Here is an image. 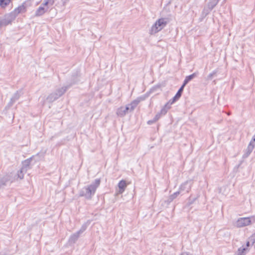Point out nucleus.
Returning <instances> with one entry per match:
<instances>
[{
	"label": "nucleus",
	"instance_id": "f257e3e1",
	"mask_svg": "<svg viewBox=\"0 0 255 255\" xmlns=\"http://www.w3.org/2000/svg\"><path fill=\"white\" fill-rule=\"evenodd\" d=\"M100 183V179H96L91 184L84 187L80 190L79 196L84 197L87 200H91Z\"/></svg>",
	"mask_w": 255,
	"mask_h": 255
},
{
	"label": "nucleus",
	"instance_id": "f03ea898",
	"mask_svg": "<svg viewBox=\"0 0 255 255\" xmlns=\"http://www.w3.org/2000/svg\"><path fill=\"white\" fill-rule=\"evenodd\" d=\"M72 85H68L62 87L61 88H57L55 91L53 93H51L47 98V100L52 103L62 96L66 91Z\"/></svg>",
	"mask_w": 255,
	"mask_h": 255
},
{
	"label": "nucleus",
	"instance_id": "7ed1b4c3",
	"mask_svg": "<svg viewBox=\"0 0 255 255\" xmlns=\"http://www.w3.org/2000/svg\"><path fill=\"white\" fill-rule=\"evenodd\" d=\"M15 181V177H13V174L11 172L6 173L3 176H0V185L2 188L6 186L8 182H10L11 183Z\"/></svg>",
	"mask_w": 255,
	"mask_h": 255
},
{
	"label": "nucleus",
	"instance_id": "20e7f679",
	"mask_svg": "<svg viewBox=\"0 0 255 255\" xmlns=\"http://www.w3.org/2000/svg\"><path fill=\"white\" fill-rule=\"evenodd\" d=\"M167 22L164 18H160L156 21L151 28L152 33H156L161 30L166 24Z\"/></svg>",
	"mask_w": 255,
	"mask_h": 255
},
{
	"label": "nucleus",
	"instance_id": "39448f33",
	"mask_svg": "<svg viewBox=\"0 0 255 255\" xmlns=\"http://www.w3.org/2000/svg\"><path fill=\"white\" fill-rule=\"evenodd\" d=\"M193 183L192 180H187L182 183L179 187V191L180 193L183 191H186V192H189L191 190V186Z\"/></svg>",
	"mask_w": 255,
	"mask_h": 255
},
{
	"label": "nucleus",
	"instance_id": "423d86ee",
	"mask_svg": "<svg viewBox=\"0 0 255 255\" xmlns=\"http://www.w3.org/2000/svg\"><path fill=\"white\" fill-rule=\"evenodd\" d=\"M251 223V218L250 217L247 218H241L238 220L237 222V225L238 227H243L249 225Z\"/></svg>",
	"mask_w": 255,
	"mask_h": 255
},
{
	"label": "nucleus",
	"instance_id": "0eeeda50",
	"mask_svg": "<svg viewBox=\"0 0 255 255\" xmlns=\"http://www.w3.org/2000/svg\"><path fill=\"white\" fill-rule=\"evenodd\" d=\"M20 96V92L16 91L10 99V102L8 103L7 106L9 107H11L13 104L19 99Z\"/></svg>",
	"mask_w": 255,
	"mask_h": 255
},
{
	"label": "nucleus",
	"instance_id": "6e6552de",
	"mask_svg": "<svg viewBox=\"0 0 255 255\" xmlns=\"http://www.w3.org/2000/svg\"><path fill=\"white\" fill-rule=\"evenodd\" d=\"M32 158L30 157L22 162V167L21 169H22L23 171H27L28 169L30 168V164L31 161L32 160Z\"/></svg>",
	"mask_w": 255,
	"mask_h": 255
},
{
	"label": "nucleus",
	"instance_id": "1a4fd4ad",
	"mask_svg": "<svg viewBox=\"0 0 255 255\" xmlns=\"http://www.w3.org/2000/svg\"><path fill=\"white\" fill-rule=\"evenodd\" d=\"M255 147V134L252 138L247 148V155H249L253 151Z\"/></svg>",
	"mask_w": 255,
	"mask_h": 255
},
{
	"label": "nucleus",
	"instance_id": "9d476101",
	"mask_svg": "<svg viewBox=\"0 0 255 255\" xmlns=\"http://www.w3.org/2000/svg\"><path fill=\"white\" fill-rule=\"evenodd\" d=\"M127 186L126 181L124 180H121L118 183L119 193L122 194L125 191Z\"/></svg>",
	"mask_w": 255,
	"mask_h": 255
},
{
	"label": "nucleus",
	"instance_id": "9b49d317",
	"mask_svg": "<svg viewBox=\"0 0 255 255\" xmlns=\"http://www.w3.org/2000/svg\"><path fill=\"white\" fill-rule=\"evenodd\" d=\"M128 111V107H121L117 110V114L121 117H124Z\"/></svg>",
	"mask_w": 255,
	"mask_h": 255
},
{
	"label": "nucleus",
	"instance_id": "f8f14e48",
	"mask_svg": "<svg viewBox=\"0 0 255 255\" xmlns=\"http://www.w3.org/2000/svg\"><path fill=\"white\" fill-rule=\"evenodd\" d=\"M80 235L77 232L71 235L68 240L69 243L70 244H75L79 239Z\"/></svg>",
	"mask_w": 255,
	"mask_h": 255
},
{
	"label": "nucleus",
	"instance_id": "ddd939ff",
	"mask_svg": "<svg viewBox=\"0 0 255 255\" xmlns=\"http://www.w3.org/2000/svg\"><path fill=\"white\" fill-rule=\"evenodd\" d=\"M165 86V82H162L161 83H159L154 86L152 87L150 90V92H155L160 90H161V88Z\"/></svg>",
	"mask_w": 255,
	"mask_h": 255
},
{
	"label": "nucleus",
	"instance_id": "4468645a",
	"mask_svg": "<svg viewBox=\"0 0 255 255\" xmlns=\"http://www.w3.org/2000/svg\"><path fill=\"white\" fill-rule=\"evenodd\" d=\"M26 171H23L22 169L20 168V170H19L16 174H15L14 176H13V177H15V181L17 180L18 179H22L24 177V174L26 172Z\"/></svg>",
	"mask_w": 255,
	"mask_h": 255
},
{
	"label": "nucleus",
	"instance_id": "2eb2a0df",
	"mask_svg": "<svg viewBox=\"0 0 255 255\" xmlns=\"http://www.w3.org/2000/svg\"><path fill=\"white\" fill-rule=\"evenodd\" d=\"M138 101L133 100L130 104L128 105L126 107L128 108V111H132L138 105Z\"/></svg>",
	"mask_w": 255,
	"mask_h": 255
},
{
	"label": "nucleus",
	"instance_id": "dca6fc26",
	"mask_svg": "<svg viewBox=\"0 0 255 255\" xmlns=\"http://www.w3.org/2000/svg\"><path fill=\"white\" fill-rule=\"evenodd\" d=\"M182 94L181 93L177 91V92L176 93V95L171 99L172 101L171 102V103H174L175 102H176L177 101H178L180 99V98L181 97Z\"/></svg>",
	"mask_w": 255,
	"mask_h": 255
},
{
	"label": "nucleus",
	"instance_id": "f3484780",
	"mask_svg": "<svg viewBox=\"0 0 255 255\" xmlns=\"http://www.w3.org/2000/svg\"><path fill=\"white\" fill-rule=\"evenodd\" d=\"M10 2V0H0V6L5 8Z\"/></svg>",
	"mask_w": 255,
	"mask_h": 255
},
{
	"label": "nucleus",
	"instance_id": "a211bd4d",
	"mask_svg": "<svg viewBox=\"0 0 255 255\" xmlns=\"http://www.w3.org/2000/svg\"><path fill=\"white\" fill-rule=\"evenodd\" d=\"M45 12V8L43 7H39L36 11V15L39 16L42 15Z\"/></svg>",
	"mask_w": 255,
	"mask_h": 255
},
{
	"label": "nucleus",
	"instance_id": "6ab92c4d",
	"mask_svg": "<svg viewBox=\"0 0 255 255\" xmlns=\"http://www.w3.org/2000/svg\"><path fill=\"white\" fill-rule=\"evenodd\" d=\"M88 224L87 223H84L80 228V229L77 231V232L80 234H82L87 228Z\"/></svg>",
	"mask_w": 255,
	"mask_h": 255
},
{
	"label": "nucleus",
	"instance_id": "aec40b11",
	"mask_svg": "<svg viewBox=\"0 0 255 255\" xmlns=\"http://www.w3.org/2000/svg\"><path fill=\"white\" fill-rule=\"evenodd\" d=\"M189 81H184V82L182 86L180 87L178 92H180L182 94L185 86L188 84Z\"/></svg>",
	"mask_w": 255,
	"mask_h": 255
},
{
	"label": "nucleus",
	"instance_id": "412c9836",
	"mask_svg": "<svg viewBox=\"0 0 255 255\" xmlns=\"http://www.w3.org/2000/svg\"><path fill=\"white\" fill-rule=\"evenodd\" d=\"M247 249L246 248H240L238 249V255H245V252L246 251Z\"/></svg>",
	"mask_w": 255,
	"mask_h": 255
},
{
	"label": "nucleus",
	"instance_id": "4be33fe9",
	"mask_svg": "<svg viewBox=\"0 0 255 255\" xmlns=\"http://www.w3.org/2000/svg\"><path fill=\"white\" fill-rule=\"evenodd\" d=\"M172 101V100H170L168 102H167L164 106V107L167 110H168L171 108V105L173 104V103H171V102Z\"/></svg>",
	"mask_w": 255,
	"mask_h": 255
},
{
	"label": "nucleus",
	"instance_id": "5701e85b",
	"mask_svg": "<svg viewBox=\"0 0 255 255\" xmlns=\"http://www.w3.org/2000/svg\"><path fill=\"white\" fill-rule=\"evenodd\" d=\"M146 97H147L146 96L142 95V96H141L140 97H139L135 99V101H138V104H139V103L140 102L144 101L146 99Z\"/></svg>",
	"mask_w": 255,
	"mask_h": 255
},
{
	"label": "nucleus",
	"instance_id": "b1692460",
	"mask_svg": "<svg viewBox=\"0 0 255 255\" xmlns=\"http://www.w3.org/2000/svg\"><path fill=\"white\" fill-rule=\"evenodd\" d=\"M249 241L251 242L252 245L255 243V234H253L250 238Z\"/></svg>",
	"mask_w": 255,
	"mask_h": 255
},
{
	"label": "nucleus",
	"instance_id": "393cba45",
	"mask_svg": "<svg viewBox=\"0 0 255 255\" xmlns=\"http://www.w3.org/2000/svg\"><path fill=\"white\" fill-rule=\"evenodd\" d=\"M180 194V192H179V191L178 190V191H177V192H176L174 193L173 194H171V195H170V197H171V198H172V199H175V198L177 197V196H178V195H179Z\"/></svg>",
	"mask_w": 255,
	"mask_h": 255
},
{
	"label": "nucleus",
	"instance_id": "a878e982",
	"mask_svg": "<svg viewBox=\"0 0 255 255\" xmlns=\"http://www.w3.org/2000/svg\"><path fill=\"white\" fill-rule=\"evenodd\" d=\"M168 110H167L164 107L161 109V110H160V112H159L162 116L163 115H165L167 112Z\"/></svg>",
	"mask_w": 255,
	"mask_h": 255
},
{
	"label": "nucleus",
	"instance_id": "bb28decb",
	"mask_svg": "<svg viewBox=\"0 0 255 255\" xmlns=\"http://www.w3.org/2000/svg\"><path fill=\"white\" fill-rule=\"evenodd\" d=\"M161 116L162 115L159 113H158L153 118L154 121L156 122L157 121H158L161 118Z\"/></svg>",
	"mask_w": 255,
	"mask_h": 255
},
{
	"label": "nucleus",
	"instance_id": "cd10ccee",
	"mask_svg": "<svg viewBox=\"0 0 255 255\" xmlns=\"http://www.w3.org/2000/svg\"><path fill=\"white\" fill-rule=\"evenodd\" d=\"M197 198H192L191 196H190L189 198V204L191 205L194 203V202L196 200Z\"/></svg>",
	"mask_w": 255,
	"mask_h": 255
},
{
	"label": "nucleus",
	"instance_id": "c85d7f7f",
	"mask_svg": "<svg viewBox=\"0 0 255 255\" xmlns=\"http://www.w3.org/2000/svg\"><path fill=\"white\" fill-rule=\"evenodd\" d=\"M156 121H154V120L153 119L152 120H149L147 123L148 125H151L152 124H153V123H155Z\"/></svg>",
	"mask_w": 255,
	"mask_h": 255
},
{
	"label": "nucleus",
	"instance_id": "c756f323",
	"mask_svg": "<svg viewBox=\"0 0 255 255\" xmlns=\"http://www.w3.org/2000/svg\"><path fill=\"white\" fill-rule=\"evenodd\" d=\"M174 199L171 198V197H170V195L169 196V197H168L167 200V202L168 203H170Z\"/></svg>",
	"mask_w": 255,
	"mask_h": 255
},
{
	"label": "nucleus",
	"instance_id": "7c9ffc66",
	"mask_svg": "<svg viewBox=\"0 0 255 255\" xmlns=\"http://www.w3.org/2000/svg\"><path fill=\"white\" fill-rule=\"evenodd\" d=\"M49 0H46L43 3L44 5L47 6V5L49 3Z\"/></svg>",
	"mask_w": 255,
	"mask_h": 255
},
{
	"label": "nucleus",
	"instance_id": "2f4dec72",
	"mask_svg": "<svg viewBox=\"0 0 255 255\" xmlns=\"http://www.w3.org/2000/svg\"><path fill=\"white\" fill-rule=\"evenodd\" d=\"M250 243H251L250 241H248L246 243L247 247H249L250 246Z\"/></svg>",
	"mask_w": 255,
	"mask_h": 255
},
{
	"label": "nucleus",
	"instance_id": "473e14b6",
	"mask_svg": "<svg viewBox=\"0 0 255 255\" xmlns=\"http://www.w3.org/2000/svg\"><path fill=\"white\" fill-rule=\"evenodd\" d=\"M180 255H189L187 253H183Z\"/></svg>",
	"mask_w": 255,
	"mask_h": 255
},
{
	"label": "nucleus",
	"instance_id": "72a5a7b5",
	"mask_svg": "<svg viewBox=\"0 0 255 255\" xmlns=\"http://www.w3.org/2000/svg\"><path fill=\"white\" fill-rule=\"evenodd\" d=\"M193 76H194V75H190L189 77V79H192L193 78Z\"/></svg>",
	"mask_w": 255,
	"mask_h": 255
}]
</instances>
